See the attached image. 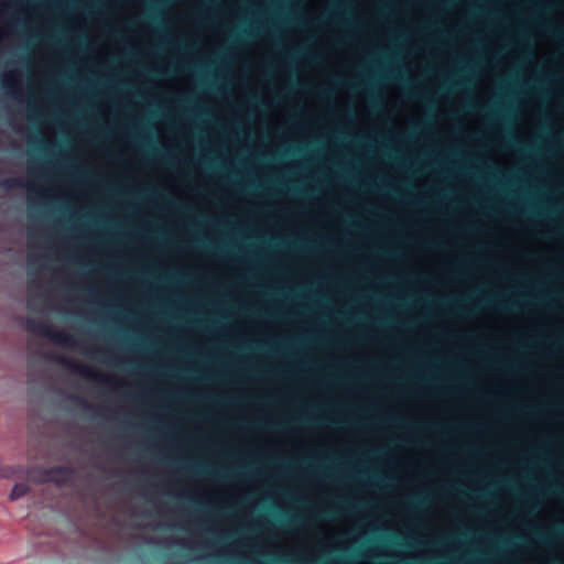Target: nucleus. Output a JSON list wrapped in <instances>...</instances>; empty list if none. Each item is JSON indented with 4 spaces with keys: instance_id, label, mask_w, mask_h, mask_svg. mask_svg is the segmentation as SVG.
Segmentation results:
<instances>
[{
    "instance_id": "4be33fe9",
    "label": "nucleus",
    "mask_w": 564,
    "mask_h": 564,
    "mask_svg": "<svg viewBox=\"0 0 564 564\" xmlns=\"http://www.w3.org/2000/svg\"><path fill=\"white\" fill-rule=\"evenodd\" d=\"M113 36H115V37H120V36H121V34L116 32V33H113Z\"/></svg>"
},
{
    "instance_id": "423d86ee",
    "label": "nucleus",
    "mask_w": 564,
    "mask_h": 564,
    "mask_svg": "<svg viewBox=\"0 0 564 564\" xmlns=\"http://www.w3.org/2000/svg\"><path fill=\"white\" fill-rule=\"evenodd\" d=\"M30 41L32 43L45 42L48 44H57V43H59V37L56 34H46V35L32 34L30 36Z\"/></svg>"
},
{
    "instance_id": "4468645a",
    "label": "nucleus",
    "mask_w": 564,
    "mask_h": 564,
    "mask_svg": "<svg viewBox=\"0 0 564 564\" xmlns=\"http://www.w3.org/2000/svg\"><path fill=\"white\" fill-rule=\"evenodd\" d=\"M497 306H498L499 308H501V310H508V308H510L507 304L501 303V302H499V303L497 304Z\"/></svg>"
},
{
    "instance_id": "f3484780",
    "label": "nucleus",
    "mask_w": 564,
    "mask_h": 564,
    "mask_svg": "<svg viewBox=\"0 0 564 564\" xmlns=\"http://www.w3.org/2000/svg\"><path fill=\"white\" fill-rule=\"evenodd\" d=\"M341 24L345 25V26H351V24L348 23L347 21H341Z\"/></svg>"
},
{
    "instance_id": "0eeeda50",
    "label": "nucleus",
    "mask_w": 564,
    "mask_h": 564,
    "mask_svg": "<svg viewBox=\"0 0 564 564\" xmlns=\"http://www.w3.org/2000/svg\"><path fill=\"white\" fill-rule=\"evenodd\" d=\"M25 185V182L20 177H7L1 182V187L4 189L21 188Z\"/></svg>"
},
{
    "instance_id": "5701e85b",
    "label": "nucleus",
    "mask_w": 564,
    "mask_h": 564,
    "mask_svg": "<svg viewBox=\"0 0 564 564\" xmlns=\"http://www.w3.org/2000/svg\"><path fill=\"white\" fill-rule=\"evenodd\" d=\"M344 503L347 506V507H350V503L348 500H344Z\"/></svg>"
},
{
    "instance_id": "f03ea898",
    "label": "nucleus",
    "mask_w": 564,
    "mask_h": 564,
    "mask_svg": "<svg viewBox=\"0 0 564 564\" xmlns=\"http://www.w3.org/2000/svg\"><path fill=\"white\" fill-rule=\"evenodd\" d=\"M55 360L58 364H61L62 366H64L65 368H67L68 370H70L72 372L80 375L82 377H84L86 379H89L93 381H98V382H108V383L112 382V379L110 377L101 376L97 371H95L93 368H90L86 365L79 364L70 358L65 357V356H56Z\"/></svg>"
},
{
    "instance_id": "2eb2a0df",
    "label": "nucleus",
    "mask_w": 564,
    "mask_h": 564,
    "mask_svg": "<svg viewBox=\"0 0 564 564\" xmlns=\"http://www.w3.org/2000/svg\"><path fill=\"white\" fill-rule=\"evenodd\" d=\"M156 34L161 37V39H165V34L163 33L162 30H158L156 31Z\"/></svg>"
},
{
    "instance_id": "6e6552de",
    "label": "nucleus",
    "mask_w": 564,
    "mask_h": 564,
    "mask_svg": "<svg viewBox=\"0 0 564 564\" xmlns=\"http://www.w3.org/2000/svg\"><path fill=\"white\" fill-rule=\"evenodd\" d=\"M252 36H253V32L251 30H242L240 32H232L230 34V42L232 44H239Z\"/></svg>"
},
{
    "instance_id": "aec40b11",
    "label": "nucleus",
    "mask_w": 564,
    "mask_h": 564,
    "mask_svg": "<svg viewBox=\"0 0 564 564\" xmlns=\"http://www.w3.org/2000/svg\"><path fill=\"white\" fill-rule=\"evenodd\" d=\"M29 192H30V196H31V195H32V193H33V192H35V191H34V188H33L32 186H30V187H29Z\"/></svg>"
},
{
    "instance_id": "6ab92c4d",
    "label": "nucleus",
    "mask_w": 564,
    "mask_h": 564,
    "mask_svg": "<svg viewBox=\"0 0 564 564\" xmlns=\"http://www.w3.org/2000/svg\"><path fill=\"white\" fill-rule=\"evenodd\" d=\"M502 365H503V366H506V367H508V366H510V362H509V361H507V360H503V361H502Z\"/></svg>"
},
{
    "instance_id": "f257e3e1",
    "label": "nucleus",
    "mask_w": 564,
    "mask_h": 564,
    "mask_svg": "<svg viewBox=\"0 0 564 564\" xmlns=\"http://www.w3.org/2000/svg\"><path fill=\"white\" fill-rule=\"evenodd\" d=\"M26 329L29 333L48 338L61 346L76 348L80 345V341L75 336L66 332L55 330L51 324L44 321L28 318Z\"/></svg>"
},
{
    "instance_id": "a211bd4d",
    "label": "nucleus",
    "mask_w": 564,
    "mask_h": 564,
    "mask_svg": "<svg viewBox=\"0 0 564 564\" xmlns=\"http://www.w3.org/2000/svg\"><path fill=\"white\" fill-rule=\"evenodd\" d=\"M459 310H460L462 312L470 313V311L466 310V308H465V307H463V306H459Z\"/></svg>"
},
{
    "instance_id": "dca6fc26",
    "label": "nucleus",
    "mask_w": 564,
    "mask_h": 564,
    "mask_svg": "<svg viewBox=\"0 0 564 564\" xmlns=\"http://www.w3.org/2000/svg\"><path fill=\"white\" fill-rule=\"evenodd\" d=\"M39 112L35 111V109L33 107H30V115L31 117H33L34 115H37Z\"/></svg>"
},
{
    "instance_id": "39448f33",
    "label": "nucleus",
    "mask_w": 564,
    "mask_h": 564,
    "mask_svg": "<svg viewBox=\"0 0 564 564\" xmlns=\"http://www.w3.org/2000/svg\"><path fill=\"white\" fill-rule=\"evenodd\" d=\"M29 490H30V487L26 484H23V482L15 484L11 489L9 498H10V500H17V499L25 496L29 492Z\"/></svg>"
},
{
    "instance_id": "ddd939ff",
    "label": "nucleus",
    "mask_w": 564,
    "mask_h": 564,
    "mask_svg": "<svg viewBox=\"0 0 564 564\" xmlns=\"http://www.w3.org/2000/svg\"><path fill=\"white\" fill-rule=\"evenodd\" d=\"M82 404L85 406V408H88V409H91V410H97L95 406H93L91 404H89L87 401L85 400H80Z\"/></svg>"
},
{
    "instance_id": "9b49d317",
    "label": "nucleus",
    "mask_w": 564,
    "mask_h": 564,
    "mask_svg": "<svg viewBox=\"0 0 564 564\" xmlns=\"http://www.w3.org/2000/svg\"><path fill=\"white\" fill-rule=\"evenodd\" d=\"M335 516V511L330 510V511H325L323 513L319 514V518L323 519V520H326V519H330Z\"/></svg>"
},
{
    "instance_id": "412c9836",
    "label": "nucleus",
    "mask_w": 564,
    "mask_h": 564,
    "mask_svg": "<svg viewBox=\"0 0 564 564\" xmlns=\"http://www.w3.org/2000/svg\"><path fill=\"white\" fill-rule=\"evenodd\" d=\"M376 557H377V558H382V557H386V555H383V554H378V555H376Z\"/></svg>"
},
{
    "instance_id": "7ed1b4c3",
    "label": "nucleus",
    "mask_w": 564,
    "mask_h": 564,
    "mask_svg": "<svg viewBox=\"0 0 564 564\" xmlns=\"http://www.w3.org/2000/svg\"><path fill=\"white\" fill-rule=\"evenodd\" d=\"M48 479L57 485H65L74 477V469L70 466H55L46 471Z\"/></svg>"
},
{
    "instance_id": "f8f14e48",
    "label": "nucleus",
    "mask_w": 564,
    "mask_h": 564,
    "mask_svg": "<svg viewBox=\"0 0 564 564\" xmlns=\"http://www.w3.org/2000/svg\"><path fill=\"white\" fill-rule=\"evenodd\" d=\"M424 30L425 31H437V24L436 23L427 24L424 26Z\"/></svg>"
},
{
    "instance_id": "1a4fd4ad",
    "label": "nucleus",
    "mask_w": 564,
    "mask_h": 564,
    "mask_svg": "<svg viewBox=\"0 0 564 564\" xmlns=\"http://www.w3.org/2000/svg\"><path fill=\"white\" fill-rule=\"evenodd\" d=\"M543 29L549 32L553 37L564 43V29H560L553 25H543Z\"/></svg>"
},
{
    "instance_id": "20e7f679",
    "label": "nucleus",
    "mask_w": 564,
    "mask_h": 564,
    "mask_svg": "<svg viewBox=\"0 0 564 564\" xmlns=\"http://www.w3.org/2000/svg\"><path fill=\"white\" fill-rule=\"evenodd\" d=\"M536 538L543 542V543H549L553 540H564V524H561L557 529H556V532L553 533V534H536Z\"/></svg>"
},
{
    "instance_id": "9d476101",
    "label": "nucleus",
    "mask_w": 564,
    "mask_h": 564,
    "mask_svg": "<svg viewBox=\"0 0 564 564\" xmlns=\"http://www.w3.org/2000/svg\"><path fill=\"white\" fill-rule=\"evenodd\" d=\"M424 502H425V498H424V497H421V496L413 497V498L410 500V505H411L413 508H419V507H421Z\"/></svg>"
}]
</instances>
